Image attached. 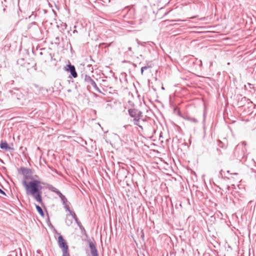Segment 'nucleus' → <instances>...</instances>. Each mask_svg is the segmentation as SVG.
<instances>
[{"instance_id": "4468645a", "label": "nucleus", "mask_w": 256, "mask_h": 256, "mask_svg": "<svg viewBox=\"0 0 256 256\" xmlns=\"http://www.w3.org/2000/svg\"><path fill=\"white\" fill-rule=\"evenodd\" d=\"M134 120L136 121V122H138V120H137L136 118L134 119Z\"/></svg>"}, {"instance_id": "7ed1b4c3", "label": "nucleus", "mask_w": 256, "mask_h": 256, "mask_svg": "<svg viewBox=\"0 0 256 256\" xmlns=\"http://www.w3.org/2000/svg\"><path fill=\"white\" fill-rule=\"evenodd\" d=\"M58 242L60 247L62 248V250H68V246L62 236H58Z\"/></svg>"}, {"instance_id": "9b49d317", "label": "nucleus", "mask_w": 256, "mask_h": 256, "mask_svg": "<svg viewBox=\"0 0 256 256\" xmlns=\"http://www.w3.org/2000/svg\"><path fill=\"white\" fill-rule=\"evenodd\" d=\"M0 193L4 194V192L1 189H0Z\"/></svg>"}, {"instance_id": "f03ea898", "label": "nucleus", "mask_w": 256, "mask_h": 256, "mask_svg": "<svg viewBox=\"0 0 256 256\" xmlns=\"http://www.w3.org/2000/svg\"><path fill=\"white\" fill-rule=\"evenodd\" d=\"M64 70L66 71L70 72L74 78L77 77L78 74L76 71L75 68L74 66L72 65L70 63L64 67Z\"/></svg>"}, {"instance_id": "39448f33", "label": "nucleus", "mask_w": 256, "mask_h": 256, "mask_svg": "<svg viewBox=\"0 0 256 256\" xmlns=\"http://www.w3.org/2000/svg\"><path fill=\"white\" fill-rule=\"evenodd\" d=\"M0 148L2 149L5 150H12L10 146L6 142H2L0 144Z\"/></svg>"}, {"instance_id": "f257e3e1", "label": "nucleus", "mask_w": 256, "mask_h": 256, "mask_svg": "<svg viewBox=\"0 0 256 256\" xmlns=\"http://www.w3.org/2000/svg\"><path fill=\"white\" fill-rule=\"evenodd\" d=\"M24 176L22 184L27 196H32L38 202L42 203V182L32 178V171L28 168H21Z\"/></svg>"}, {"instance_id": "1a4fd4ad", "label": "nucleus", "mask_w": 256, "mask_h": 256, "mask_svg": "<svg viewBox=\"0 0 256 256\" xmlns=\"http://www.w3.org/2000/svg\"><path fill=\"white\" fill-rule=\"evenodd\" d=\"M63 254L62 256H70V254L68 252V250H62Z\"/></svg>"}, {"instance_id": "0eeeda50", "label": "nucleus", "mask_w": 256, "mask_h": 256, "mask_svg": "<svg viewBox=\"0 0 256 256\" xmlns=\"http://www.w3.org/2000/svg\"><path fill=\"white\" fill-rule=\"evenodd\" d=\"M129 114L132 117H135L136 115V112L134 109H130L128 110Z\"/></svg>"}, {"instance_id": "20e7f679", "label": "nucleus", "mask_w": 256, "mask_h": 256, "mask_svg": "<svg viewBox=\"0 0 256 256\" xmlns=\"http://www.w3.org/2000/svg\"><path fill=\"white\" fill-rule=\"evenodd\" d=\"M89 246L90 248V252L92 256H98L95 244L93 242H90L89 244Z\"/></svg>"}, {"instance_id": "6e6552de", "label": "nucleus", "mask_w": 256, "mask_h": 256, "mask_svg": "<svg viewBox=\"0 0 256 256\" xmlns=\"http://www.w3.org/2000/svg\"><path fill=\"white\" fill-rule=\"evenodd\" d=\"M58 194H59L60 197L61 198L62 200L64 202L65 200H66L64 196H63L60 192H58Z\"/></svg>"}, {"instance_id": "9d476101", "label": "nucleus", "mask_w": 256, "mask_h": 256, "mask_svg": "<svg viewBox=\"0 0 256 256\" xmlns=\"http://www.w3.org/2000/svg\"><path fill=\"white\" fill-rule=\"evenodd\" d=\"M148 68V67H147V66H144V67L142 68H141V73H142V74H143L144 70L147 69Z\"/></svg>"}, {"instance_id": "423d86ee", "label": "nucleus", "mask_w": 256, "mask_h": 256, "mask_svg": "<svg viewBox=\"0 0 256 256\" xmlns=\"http://www.w3.org/2000/svg\"><path fill=\"white\" fill-rule=\"evenodd\" d=\"M36 208L38 212V213L42 216H44V213L43 212V210H42V208L40 206H38V205H36Z\"/></svg>"}, {"instance_id": "ddd939ff", "label": "nucleus", "mask_w": 256, "mask_h": 256, "mask_svg": "<svg viewBox=\"0 0 256 256\" xmlns=\"http://www.w3.org/2000/svg\"><path fill=\"white\" fill-rule=\"evenodd\" d=\"M192 120V121H194V122H196V119H194V118H193Z\"/></svg>"}, {"instance_id": "f8f14e48", "label": "nucleus", "mask_w": 256, "mask_h": 256, "mask_svg": "<svg viewBox=\"0 0 256 256\" xmlns=\"http://www.w3.org/2000/svg\"><path fill=\"white\" fill-rule=\"evenodd\" d=\"M10 44H8V48L9 49V48H10Z\"/></svg>"}]
</instances>
